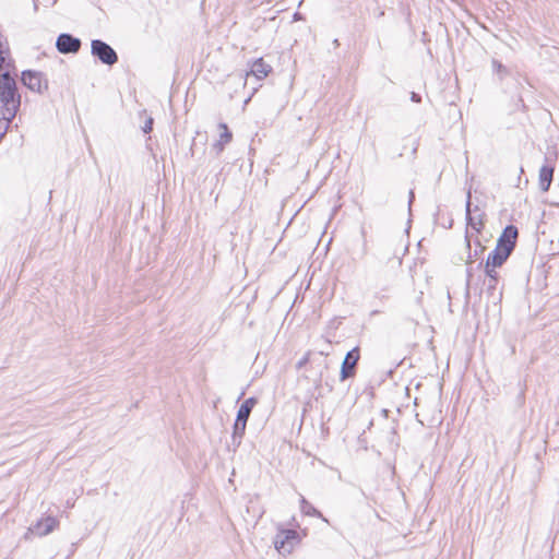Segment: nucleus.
I'll list each match as a JSON object with an SVG mask.
<instances>
[{
  "instance_id": "obj_1",
  "label": "nucleus",
  "mask_w": 559,
  "mask_h": 559,
  "mask_svg": "<svg viewBox=\"0 0 559 559\" xmlns=\"http://www.w3.org/2000/svg\"><path fill=\"white\" fill-rule=\"evenodd\" d=\"M519 238V229L514 225H508L499 238L496 247L488 254L485 262V274L495 284L499 278L498 269L501 267L513 252Z\"/></svg>"
},
{
  "instance_id": "obj_2",
  "label": "nucleus",
  "mask_w": 559,
  "mask_h": 559,
  "mask_svg": "<svg viewBox=\"0 0 559 559\" xmlns=\"http://www.w3.org/2000/svg\"><path fill=\"white\" fill-rule=\"evenodd\" d=\"M20 105L21 95L16 81L7 70L5 73H0V112L7 116H16Z\"/></svg>"
},
{
  "instance_id": "obj_3",
  "label": "nucleus",
  "mask_w": 559,
  "mask_h": 559,
  "mask_svg": "<svg viewBox=\"0 0 559 559\" xmlns=\"http://www.w3.org/2000/svg\"><path fill=\"white\" fill-rule=\"evenodd\" d=\"M301 534L296 530H283L277 534L274 546L281 554H290L295 546L301 542Z\"/></svg>"
},
{
  "instance_id": "obj_4",
  "label": "nucleus",
  "mask_w": 559,
  "mask_h": 559,
  "mask_svg": "<svg viewBox=\"0 0 559 559\" xmlns=\"http://www.w3.org/2000/svg\"><path fill=\"white\" fill-rule=\"evenodd\" d=\"M21 81L24 86L35 93H44L48 90L47 78L38 71L26 70L22 72Z\"/></svg>"
},
{
  "instance_id": "obj_5",
  "label": "nucleus",
  "mask_w": 559,
  "mask_h": 559,
  "mask_svg": "<svg viewBox=\"0 0 559 559\" xmlns=\"http://www.w3.org/2000/svg\"><path fill=\"white\" fill-rule=\"evenodd\" d=\"M91 50L92 55L97 57L105 64L112 66L118 61L116 51L103 40H92Z\"/></svg>"
},
{
  "instance_id": "obj_6",
  "label": "nucleus",
  "mask_w": 559,
  "mask_h": 559,
  "mask_svg": "<svg viewBox=\"0 0 559 559\" xmlns=\"http://www.w3.org/2000/svg\"><path fill=\"white\" fill-rule=\"evenodd\" d=\"M360 359V349L359 347H355L352 350H349L341 367V380H346L348 378H353L356 374V365Z\"/></svg>"
},
{
  "instance_id": "obj_7",
  "label": "nucleus",
  "mask_w": 559,
  "mask_h": 559,
  "mask_svg": "<svg viewBox=\"0 0 559 559\" xmlns=\"http://www.w3.org/2000/svg\"><path fill=\"white\" fill-rule=\"evenodd\" d=\"M257 404V400L254 397L247 399L239 407L237 413V418L235 421V430L243 432L246 429L247 420L249 415Z\"/></svg>"
},
{
  "instance_id": "obj_8",
  "label": "nucleus",
  "mask_w": 559,
  "mask_h": 559,
  "mask_svg": "<svg viewBox=\"0 0 559 559\" xmlns=\"http://www.w3.org/2000/svg\"><path fill=\"white\" fill-rule=\"evenodd\" d=\"M56 46L61 53H75L81 48V40L70 34H61L57 38Z\"/></svg>"
},
{
  "instance_id": "obj_9",
  "label": "nucleus",
  "mask_w": 559,
  "mask_h": 559,
  "mask_svg": "<svg viewBox=\"0 0 559 559\" xmlns=\"http://www.w3.org/2000/svg\"><path fill=\"white\" fill-rule=\"evenodd\" d=\"M59 525V521L51 515L41 518L34 526V531L39 536H45L56 530Z\"/></svg>"
},
{
  "instance_id": "obj_10",
  "label": "nucleus",
  "mask_w": 559,
  "mask_h": 559,
  "mask_svg": "<svg viewBox=\"0 0 559 559\" xmlns=\"http://www.w3.org/2000/svg\"><path fill=\"white\" fill-rule=\"evenodd\" d=\"M272 72V67L263 58L254 60L247 75H253L258 80L265 79Z\"/></svg>"
},
{
  "instance_id": "obj_11",
  "label": "nucleus",
  "mask_w": 559,
  "mask_h": 559,
  "mask_svg": "<svg viewBox=\"0 0 559 559\" xmlns=\"http://www.w3.org/2000/svg\"><path fill=\"white\" fill-rule=\"evenodd\" d=\"M554 168L543 166L539 170V187L543 191H547L552 181Z\"/></svg>"
},
{
  "instance_id": "obj_12",
  "label": "nucleus",
  "mask_w": 559,
  "mask_h": 559,
  "mask_svg": "<svg viewBox=\"0 0 559 559\" xmlns=\"http://www.w3.org/2000/svg\"><path fill=\"white\" fill-rule=\"evenodd\" d=\"M218 130H219L218 145H219L221 150H223V147L231 141L233 133L230 132V130L228 129L226 123H219Z\"/></svg>"
},
{
  "instance_id": "obj_13",
  "label": "nucleus",
  "mask_w": 559,
  "mask_h": 559,
  "mask_svg": "<svg viewBox=\"0 0 559 559\" xmlns=\"http://www.w3.org/2000/svg\"><path fill=\"white\" fill-rule=\"evenodd\" d=\"M10 50L5 48V51H0V73H5L7 70L12 74V70L14 69L11 60H8Z\"/></svg>"
},
{
  "instance_id": "obj_14",
  "label": "nucleus",
  "mask_w": 559,
  "mask_h": 559,
  "mask_svg": "<svg viewBox=\"0 0 559 559\" xmlns=\"http://www.w3.org/2000/svg\"><path fill=\"white\" fill-rule=\"evenodd\" d=\"M468 225L472 229H474L477 234H480L485 227L484 216L479 215L478 217H468Z\"/></svg>"
},
{
  "instance_id": "obj_15",
  "label": "nucleus",
  "mask_w": 559,
  "mask_h": 559,
  "mask_svg": "<svg viewBox=\"0 0 559 559\" xmlns=\"http://www.w3.org/2000/svg\"><path fill=\"white\" fill-rule=\"evenodd\" d=\"M15 116H7L0 112V139L5 134L11 121Z\"/></svg>"
},
{
  "instance_id": "obj_16",
  "label": "nucleus",
  "mask_w": 559,
  "mask_h": 559,
  "mask_svg": "<svg viewBox=\"0 0 559 559\" xmlns=\"http://www.w3.org/2000/svg\"><path fill=\"white\" fill-rule=\"evenodd\" d=\"M413 99L416 100V102L420 100L419 98H417V96L415 94H413Z\"/></svg>"
}]
</instances>
